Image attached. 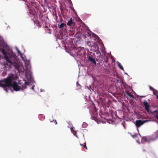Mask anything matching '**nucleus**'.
Returning <instances> with one entry per match:
<instances>
[{
  "instance_id": "f257e3e1",
  "label": "nucleus",
  "mask_w": 158,
  "mask_h": 158,
  "mask_svg": "<svg viewBox=\"0 0 158 158\" xmlns=\"http://www.w3.org/2000/svg\"><path fill=\"white\" fill-rule=\"evenodd\" d=\"M13 81L12 77L11 76H9L4 80L0 81V86L3 87L7 91V89L6 88L11 87L13 84L12 83Z\"/></svg>"
},
{
  "instance_id": "f03ea898",
  "label": "nucleus",
  "mask_w": 158,
  "mask_h": 158,
  "mask_svg": "<svg viewBox=\"0 0 158 158\" xmlns=\"http://www.w3.org/2000/svg\"><path fill=\"white\" fill-rule=\"evenodd\" d=\"M1 51L2 54L4 55V57L5 59L6 60V61L9 63L10 65L15 66V63L9 60L8 56L6 52V51L4 49H1Z\"/></svg>"
},
{
  "instance_id": "7ed1b4c3",
  "label": "nucleus",
  "mask_w": 158,
  "mask_h": 158,
  "mask_svg": "<svg viewBox=\"0 0 158 158\" xmlns=\"http://www.w3.org/2000/svg\"><path fill=\"white\" fill-rule=\"evenodd\" d=\"M14 90L15 91L23 90L22 86H19L16 82L14 81L11 86Z\"/></svg>"
},
{
  "instance_id": "20e7f679",
  "label": "nucleus",
  "mask_w": 158,
  "mask_h": 158,
  "mask_svg": "<svg viewBox=\"0 0 158 158\" xmlns=\"http://www.w3.org/2000/svg\"><path fill=\"white\" fill-rule=\"evenodd\" d=\"M149 121L148 120H137L135 121V124L137 127H139L143 125L144 123Z\"/></svg>"
},
{
  "instance_id": "39448f33",
  "label": "nucleus",
  "mask_w": 158,
  "mask_h": 158,
  "mask_svg": "<svg viewBox=\"0 0 158 158\" xmlns=\"http://www.w3.org/2000/svg\"><path fill=\"white\" fill-rule=\"evenodd\" d=\"M90 49L91 51L93 52L98 51L99 50V47L96 44V43L93 46L91 47Z\"/></svg>"
},
{
  "instance_id": "423d86ee",
  "label": "nucleus",
  "mask_w": 158,
  "mask_h": 158,
  "mask_svg": "<svg viewBox=\"0 0 158 158\" xmlns=\"http://www.w3.org/2000/svg\"><path fill=\"white\" fill-rule=\"evenodd\" d=\"M87 35L90 37V38L92 40H95L97 39L98 36L95 34H93L87 32Z\"/></svg>"
},
{
  "instance_id": "0eeeda50",
  "label": "nucleus",
  "mask_w": 158,
  "mask_h": 158,
  "mask_svg": "<svg viewBox=\"0 0 158 158\" xmlns=\"http://www.w3.org/2000/svg\"><path fill=\"white\" fill-rule=\"evenodd\" d=\"M143 103L145 110L148 113H149L150 112L149 107L150 106L149 105L148 102L146 100H145L143 102Z\"/></svg>"
},
{
  "instance_id": "6e6552de",
  "label": "nucleus",
  "mask_w": 158,
  "mask_h": 158,
  "mask_svg": "<svg viewBox=\"0 0 158 158\" xmlns=\"http://www.w3.org/2000/svg\"><path fill=\"white\" fill-rule=\"evenodd\" d=\"M96 39L95 40H92L91 39L90 40L87 41V44L89 47L90 48H91V47L94 44L96 43Z\"/></svg>"
},
{
  "instance_id": "1a4fd4ad",
  "label": "nucleus",
  "mask_w": 158,
  "mask_h": 158,
  "mask_svg": "<svg viewBox=\"0 0 158 158\" xmlns=\"http://www.w3.org/2000/svg\"><path fill=\"white\" fill-rule=\"evenodd\" d=\"M88 60L89 62H90L93 63L94 64H96V62L94 58L90 56H88L87 57Z\"/></svg>"
},
{
  "instance_id": "9d476101",
  "label": "nucleus",
  "mask_w": 158,
  "mask_h": 158,
  "mask_svg": "<svg viewBox=\"0 0 158 158\" xmlns=\"http://www.w3.org/2000/svg\"><path fill=\"white\" fill-rule=\"evenodd\" d=\"M73 23V20L72 18H71L68 21L67 25L69 26H71L72 24Z\"/></svg>"
},
{
  "instance_id": "9b49d317",
  "label": "nucleus",
  "mask_w": 158,
  "mask_h": 158,
  "mask_svg": "<svg viewBox=\"0 0 158 158\" xmlns=\"http://www.w3.org/2000/svg\"><path fill=\"white\" fill-rule=\"evenodd\" d=\"M28 84L27 81H25L24 82V84L22 85V88L23 89H25L26 88V85H28Z\"/></svg>"
},
{
  "instance_id": "f8f14e48",
  "label": "nucleus",
  "mask_w": 158,
  "mask_h": 158,
  "mask_svg": "<svg viewBox=\"0 0 158 158\" xmlns=\"http://www.w3.org/2000/svg\"><path fill=\"white\" fill-rule=\"evenodd\" d=\"M126 93L130 97L132 98H135L134 96L131 94H130L127 91H126Z\"/></svg>"
},
{
  "instance_id": "ddd939ff",
  "label": "nucleus",
  "mask_w": 158,
  "mask_h": 158,
  "mask_svg": "<svg viewBox=\"0 0 158 158\" xmlns=\"http://www.w3.org/2000/svg\"><path fill=\"white\" fill-rule=\"evenodd\" d=\"M117 64H118V66H119V68L122 70H123V66L121 65V63H119V62H118Z\"/></svg>"
},
{
  "instance_id": "4468645a",
  "label": "nucleus",
  "mask_w": 158,
  "mask_h": 158,
  "mask_svg": "<svg viewBox=\"0 0 158 158\" xmlns=\"http://www.w3.org/2000/svg\"><path fill=\"white\" fill-rule=\"evenodd\" d=\"M64 25H65L64 23H61L60 25H59V28H61L63 27H64Z\"/></svg>"
},
{
  "instance_id": "2eb2a0df",
  "label": "nucleus",
  "mask_w": 158,
  "mask_h": 158,
  "mask_svg": "<svg viewBox=\"0 0 158 158\" xmlns=\"http://www.w3.org/2000/svg\"><path fill=\"white\" fill-rule=\"evenodd\" d=\"M81 145L84 148L86 149H87V148L86 145V143H84L83 144H81L80 143Z\"/></svg>"
},
{
  "instance_id": "dca6fc26",
  "label": "nucleus",
  "mask_w": 158,
  "mask_h": 158,
  "mask_svg": "<svg viewBox=\"0 0 158 158\" xmlns=\"http://www.w3.org/2000/svg\"><path fill=\"white\" fill-rule=\"evenodd\" d=\"M150 90H152L153 91H154L155 90L151 86H150Z\"/></svg>"
},
{
  "instance_id": "f3484780",
  "label": "nucleus",
  "mask_w": 158,
  "mask_h": 158,
  "mask_svg": "<svg viewBox=\"0 0 158 158\" xmlns=\"http://www.w3.org/2000/svg\"><path fill=\"white\" fill-rule=\"evenodd\" d=\"M91 118L93 119V120H95V119L96 118L95 116H92L91 117Z\"/></svg>"
},
{
  "instance_id": "a211bd4d",
  "label": "nucleus",
  "mask_w": 158,
  "mask_h": 158,
  "mask_svg": "<svg viewBox=\"0 0 158 158\" xmlns=\"http://www.w3.org/2000/svg\"><path fill=\"white\" fill-rule=\"evenodd\" d=\"M153 91V94L154 95H155L156 96V95H157L156 93L154 91Z\"/></svg>"
},
{
  "instance_id": "6ab92c4d",
  "label": "nucleus",
  "mask_w": 158,
  "mask_h": 158,
  "mask_svg": "<svg viewBox=\"0 0 158 158\" xmlns=\"http://www.w3.org/2000/svg\"><path fill=\"white\" fill-rule=\"evenodd\" d=\"M155 112H156L157 114L158 113V111L157 110H155L154 111V113H155Z\"/></svg>"
},
{
  "instance_id": "aec40b11",
  "label": "nucleus",
  "mask_w": 158,
  "mask_h": 158,
  "mask_svg": "<svg viewBox=\"0 0 158 158\" xmlns=\"http://www.w3.org/2000/svg\"><path fill=\"white\" fill-rule=\"evenodd\" d=\"M33 11L31 10H30L29 11V13L31 14H32V13Z\"/></svg>"
},
{
  "instance_id": "412c9836",
  "label": "nucleus",
  "mask_w": 158,
  "mask_h": 158,
  "mask_svg": "<svg viewBox=\"0 0 158 158\" xmlns=\"http://www.w3.org/2000/svg\"><path fill=\"white\" fill-rule=\"evenodd\" d=\"M155 117L157 118L158 119V114H156Z\"/></svg>"
},
{
  "instance_id": "4be33fe9",
  "label": "nucleus",
  "mask_w": 158,
  "mask_h": 158,
  "mask_svg": "<svg viewBox=\"0 0 158 158\" xmlns=\"http://www.w3.org/2000/svg\"><path fill=\"white\" fill-rule=\"evenodd\" d=\"M17 51L18 53H21L20 51H19V50L18 49Z\"/></svg>"
},
{
  "instance_id": "5701e85b",
  "label": "nucleus",
  "mask_w": 158,
  "mask_h": 158,
  "mask_svg": "<svg viewBox=\"0 0 158 158\" xmlns=\"http://www.w3.org/2000/svg\"><path fill=\"white\" fill-rule=\"evenodd\" d=\"M131 136L133 137V138H134L135 136H136L135 135H132Z\"/></svg>"
},
{
  "instance_id": "b1692460",
  "label": "nucleus",
  "mask_w": 158,
  "mask_h": 158,
  "mask_svg": "<svg viewBox=\"0 0 158 158\" xmlns=\"http://www.w3.org/2000/svg\"><path fill=\"white\" fill-rule=\"evenodd\" d=\"M31 89H34V86H32V87H31Z\"/></svg>"
},
{
  "instance_id": "393cba45",
  "label": "nucleus",
  "mask_w": 158,
  "mask_h": 158,
  "mask_svg": "<svg viewBox=\"0 0 158 158\" xmlns=\"http://www.w3.org/2000/svg\"><path fill=\"white\" fill-rule=\"evenodd\" d=\"M55 122L56 124H57V123L56 121V120H55Z\"/></svg>"
},
{
  "instance_id": "a878e982",
  "label": "nucleus",
  "mask_w": 158,
  "mask_h": 158,
  "mask_svg": "<svg viewBox=\"0 0 158 158\" xmlns=\"http://www.w3.org/2000/svg\"><path fill=\"white\" fill-rule=\"evenodd\" d=\"M156 96V97H157V99H158V95H157Z\"/></svg>"
},
{
  "instance_id": "bb28decb",
  "label": "nucleus",
  "mask_w": 158,
  "mask_h": 158,
  "mask_svg": "<svg viewBox=\"0 0 158 158\" xmlns=\"http://www.w3.org/2000/svg\"><path fill=\"white\" fill-rule=\"evenodd\" d=\"M74 134V135H75V136H76L77 137V136L75 135V134Z\"/></svg>"
}]
</instances>
